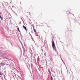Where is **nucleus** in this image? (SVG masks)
I'll return each instance as SVG.
<instances>
[{"instance_id":"obj_6","label":"nucleus","mask_w":80,"mask_h":80,"mask_svg":"<svg viewBox=\"0 0 80 80\" xmlns=\"http://www.w3.org/2000/svg\"><path fill=\"white\" fill-rule=\"evenodd\" d=\"M2 65L3 66L5 65V64L4 63H2Z\"/></svg>"},{"instance_id":"obj_3","label":"nucleus","mask_w":80,"mask_h":80,"mask_svg":"<svg viewBox=\"0 0 80 80\" xmlns=\"http://www.w3.org/2000/svg\"><path fill=\"white\" fill-rule=\"evenodd\" d=\"M33 30H34V32L35 33H37V31H36V30H35V29L34 28H33Z\"/></svg>"},{"instance_id":"obj_8","label":"nucleus","mask_w":80,"mask_h":80,"mask_svg":"<svg viewBox=\"0 0 80 80\" xmlns=\"http://www.w3.org/2000/svg\"><path fill=\"white\" fill-rule=\"evenodd\" d=\"M77 72H80V70L79 69H78Z\"/></svg>"},{"instance_id":"obj_2","label":"nucleus","mask_w":80,"mask_h":80,"mask_svg":"<svg viewBox=\"0 0 80 80\" xmlns=\"http://www.w3.org/2000/svg\"><path fill=\"white\" fill-rule=\"evenodd\" d=\"M22 27H23V28H24V29H25V30L26 32H27V28H26V27L25 26H24V25Z\"/></svg>"},{"instance_id":"obj_4","label":"nucleus","mask_w":80,"mask_h":80,"mask_svg":"<svg viewBox=\"0 0 80 80\" xmlns=\"http://www.w3.org/2000/svg\"><path fill=\"white\" fill-rule=\"evenodd\" d=\"M17 30H18V31L19 32H20V29H19V28H17Z\"/></svg>"},{"instance_id":"obj_1","label":"nucleus","mask_w":80,"mask_h":80,"mask_svg":"<svg viewBox=\"0 0 80 80\" xmlns=\"http://www.w3.org/2000/svg\"><path fill=\"white\" fill-rule=\"evenodd\" d=\"M52 46L53 49H54L55 50H56V48L55 47V45L54 42H53V39L52 40Z\"/></svg>"},{"instance_id":"obj_7","label":"nucleus","mask_w":80,"mask_h":80,"mask_svg":"<svg viewBox=\"0 0 80 80\" xmlns=\"http://www.w3.org/2000/svg\"><path fill=\"white\" fill-rule=\"evenodd\" d=\"M3 75V74L1 72H0V75Z\"/></svg>"},{"instance_id":"obj_5","label":"nucleus","mask_w":80,"mask_h":80,"mask_svg":"<svg viewBox=\"0 0 80 80\" xmlns=\"http://www.w3.org/2000/svg\"><path fill=\"white\" fill-rule=\"evenodd\" d=\"M0 18H1V20H3V18H2V17H1V16H0Z\"/></svg>"}]
</instances>
